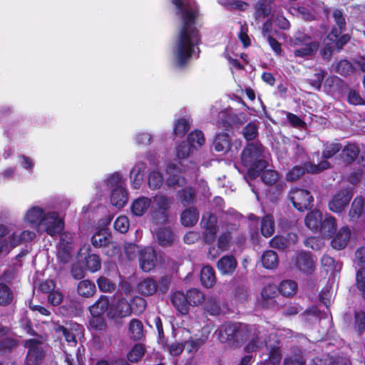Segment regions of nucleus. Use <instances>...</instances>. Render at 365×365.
<instances>
[{
	"instance_id": "f257e3e1",
	"label": "nucleus",
	"mask_w": 365,
	"mask_h": 365,
	"mask_svg": "<svg viewBox=\"0 0 365 365\" xmlns=\"http://www.w3.org/2000/svg\"><path fill=\"white\" fill-rule=\"evenodd\" d=\"M172 3L176 9V16L181 21L173 50L175 66L184 69L192 56L195 46L200 42V31L196 26L200 9L197 4L185 3L182 0H172Z\"/></svg>"
},
{
	"instance_id": "f03ea898",
	"label": "nucleus",
	"mask_w": 365,
	"mask_h": 365,
	"mask_svg": "<svg viewBox=\"0 0 365 365\" xmlns=\"http://www.w3.org/2000/svg\"><path fill=\"white\" fill-rule=\"evenodd\" d=\"M263 153L264 146L259 141L247 143L241 153L242 165L247 168V175L251 179L259 176L267 166Z\"/></svg>"
},
{
	"instance_id": "7ed1b4c3",
	"label": "nucleus",
	"mask_w": 365,
	"mask_h": 365,
	"mask_svg": "<svg viewBox=\"0 0 365 365\" xmlns=\"http://www.w3.org/2000/svg\"><path fill=\"white\" fill-rule=\"evenodd\" d=\"M170 300L178 312L186 315L190 312V307H197L205 301V294L198 289L192 288L185 293L182 291L175 292Z\"/></svg>"
},
{
	"instance_id": "20e7f679",
	"label": "nucleus",
	"mask_w": 365,
	"mask_h": 365,
	"mask_svg": "<svg viewBox=\"0 0 365 365\" xmlns=\"http://www.w3.org/2000/svg\"><path fill=\"white\" fill-rule=\"evenodd\" d=\"M292 45L299 47L293 51L295 57L309 58L317 54L320 47V42L314 40L312 36L307 34L299 32L294 35Z\"/></svg>"
},
{
	"instance_id": "39448f33",
	"label": "nucleus",
	"mask_w": 365,
	"mask_h": 365,
	"mask_svg": "<svg viewBox=\"0 0 365 365\" xmlns=\"http://www.w3.org/2000/svg\"><path fill=\"white\" fill-rule=\"evenodd\" d=\"M173 198L164 195H156L151 198L150 216L155 224L168 222Z\"/></svg>"
},
{
	"instance_id": "423d86ee",
	"label": "nucleus",
	"mask_w": 365,
	"mask_h": 365,
	"mask_svg": "<svg viewBox=\"0 0 365 365\" xmlns=\"http://www.w3.org/2000/svg\"><path fill=\"white\" fill-rule=\"evenodd\" d=\"M336 34L335 29L330 31L324 39V46L319 51L324 60H330L334 51H341L351 40V36L348 34H344L339 38H337Z\"/></svg>"
},
{
	"instance_id": "0eeeda50",
	"label": "nucleus",
	"mask_w": 365,
	"mask_h": 365,
	"mask_svg": "<svg viewBox=\"0 0 365 365\" xmlns=\"http://www.w3.org/2000/svg\"><path fill=\"white\" fill-rule=\"evenodd\" d=\"M330 167L327 160H322L318 164L306 162L302 165L294 166L287 174V180L293 182L301 178L305 173L318 174Z\"/></svg>"
},
{
	"instance_id": "6e6552de",
	"label": "nucleus",
	"mask_w": 365,
	"mask_h": 365,
	"mask_svg": "<svg viewBox=\"0 0 365 365\" xmlns=\"http://www.w3.org/2000/svg\"><path fill=\"white\" fill-rule=\"evenodd\" d=\"M24 346L27 348L24 365H39L43 361L46 351L41 341L29 339L25 341Z\"/></svg>"
},
{
	"instance_id": "1a4fd4ad",
	"label": "nucleus",
	"mask_w": 365,
	"mask_h": 365,
	"mask_svg": "<svg viewBox=\"0 0 365 365\" xmlns=\"http://www.w3.org/2000/svg\"><path fill=\"white\" fill-rule=\"evenodd\" d=\"M289 198L294 208L300 212L309 210L312 207L314 198L307 190L292 188Z\"/></svg>"
},
{
	"instance_id": "9d476101",
	"label": "nucleus",
	"mask_w": 365,
	"mask_h": 365,
	"mask_svg": "<svg viewBox=\"0 0 365 365\" xmlns=\"http://www.w3.org/2000/svg\"><path fill=\"white\" fill-rule=\"evenodd\" d=\"M41 226L44 231L50 236L53 237L59 234L64 228V222L56 212L46 213L41 219Z\"/></svg>"
},
{
	"instance_id": "9b49d317",
	"label": "nucleus",
	"mask_w": 365,
	"mask_h": 365,
	"mask_svg": "<svg viewBox=\"0 0 365 365\" xmlns=\"http://www.w3.org/2000/svg\"><path fill=\"white\" fill-rule=\"evenodd\" d=\"M293 262L296 269L306 275L312 274L315 269V261L310 252L302 250L297 252Z\"/></svg>"
},
{
	"instance_id": "f8f14e48",
	"label": "nucleus",
	"mask_w": 365,
	"mask_h": 365,
	"mask_svg": "<svg viewBox=\"0 0 365 365\" xmlns=\"http://www.w3.org/2000/svg\"><path fill=\"white\" fill-rule=\"evenodd\" d=\"M352 197V192L348 189H341L334 194L328 203L329 209L334 213H341L349 205Z\"/></svg>"
},
{
	"instance_id": "ddd939ff",
	"label": "nucleus",
	"mask_w": 365,
	"mask_h": 365,
	"mask_svg": "<svg viewBox=\"0 0 365 365\" xmlns=\"http://www.w3.org/2000/svg\"><path fill=\"white\" fill-rule=\"evenodd\" d=\"M132 313V304L124 298L118 299L116 303L110 307L107 316L114 321L130 316Z\"/></svg>"
},
{
	"instance_id": "4468645a",
	"label": "nucleus",
	"mask_w": 365,
	"mask_h": 365,
	"mask_svg": "<svg viewBox=\"0 0 365 365\" xmlns=\"http://www.w3.org/2000/svg\"><path fill=\"white\" fill-rule=\"evenodd\" d=\"M140 267L143 272H148L153 270L157 263V255L152 247H147L140 252Z\"/></svg>"
},
{
	"instance_id": "2eb2a0df",
	"label": "nucleus",
	"mask_w": 365,
	"mask_h": 365,
	"mask_svg": "<svg viewBox=\"0 0 365 365\" xmlns=\"http://www.w3.org/2000/svg\"><path fill=\"white\" fill-rule=\"evenodd\" d=\"M73 250L72 240L71 238L66 240L64 235L61 236L60 242L57 250V259L63 264H67L71 258Z\"/></svg>"
},
{
	"instance_id": "dca6fc26",
	"label": "nucleus",
	"mask_w": 365,
	"mask_h": 365,
	"mask_svg": "<svg viewBox=\"0 0 365 365\" xmlns=\"http://www.w3.org/2000/svg\"><path fill=\"white\" fill-rule=\"evenodd\" d=\"M351 235V232L349 227H341L331 241V247L336 250L344 249L350 240Z\"/></svg>"
},
{
	"instance_id": "f3484780",
	"label": "nucleus",
	"mask_w": 365,
	"mask_h": 365,
	"mask_svg": "<svg viewBox=\"0 0 365 365\" xmlns=\"http://www.w3.org/2000/svg\"><path fill=\"white\" fill-rule=\"evenodd\" d=\"M238 322H227L222 324L218 329L219 339L221 342H230L233 344Z\"/></svg>"
},
{
	"instance_id": "a211bd4d",
	"label": "nucleus",
	"mask_w": 365,
	"mask_h": 365,
	"mask_svg": "<svg viewBox=\"0 0 365 365\" xmlns=\"http://www.w3.org/2000/svg\"><path fill=\"white\" fill-rule=\"evenodd\" d=\"M237 328L233 345L240 346L247 341L251 332L255 331L256 324H247L238 322Z\"/></svg>"
},
{
	"instance_id": "6ab92c4d",
	"label": "nucleus",
	"mask_w": 365,
	"mask_h": 365,
	"mask_svg": "<svg viewBox=\"0 0 365 365\" xmlns=\"http://www.w3.org/2000/svg\"><path fill=\"white\" fill-rule=\"evenodd\" d=\"M111 233L107 228L98 230L91 237V244L96 248L107 247L112 244Z\"/></svg>"
},
{
	"instance_id": "aec40b11",
	"label": "nucleus",
	"mask_w": 365,
	"mask_h": 365,
	"mask_svg": "<svg viewBox=\"0 0 365 365\" xmlns=\"http://www.w3.org/2000/svg\"><path fill=\"white\" fill-rule=\"evenodd\" d=\"M248 344L245 347L246 353H252L261 349L264 344H266L264 337L262 335L258 325H256V330L251 332L249 336Z\"/></svg>"
},
{
	"instance_id": "412c9836",
	"label": "nucleus",
	"mask_w": 365,
	"mask_h": 365,
	"mask_svg": "<svg viewBox=\"0 0 365 365\" xmlns=\"http://www.w3.org/2000/svg\"><path fill=\"white\" fill-rule=\"evenodd\" d=\"M237 266V262L233 255L222 257L217 262V268L223 275H232Z\"/></svg>"
},
{
	"instance_id": "4be33fe9",
	"label": "nucleus",
	"mask_w": 365,
	"mask_h": 365,
	"mask_svg": "<svg viewBox=\"0 0 365 365\" xmlns=\"http://www.w3.org/2000/svg\"><path fill=\"white\" fill-rule=\"evenodd\" d=\"M137 291L145 297L153 296L158 292L157 281L153 277H145L137 285Z\"/></svg>"
},
{
	"instance_id": "5701e85b",
	"label": "nucleus",
	"mask_w": 365,
	"mask_h": 365,
	"mask_svg": "<svg viewBox=\"0 0 365 365\" xmlns=\"http://www.w3.org/2000/svg\"><path fill=\"white\" fill-rule=\"evenodd\" d=\"M322 213L319 210H314L309 212L304 219L307 228L313 232H318L322 228Z\"/></svg>"
},
{
	"instance_id": "b1692460",
	"label": "nucleus",
	"mask_w": 365,
	"mask_h": 365,
	"mask_svg": "<svg viewBox=\"0 0 365 365\" xmlns=\"http://www.w3.org/2000/svg\"><path fill=\"white\" fill-rule=\"evenodd\" d=\"M128 200V194L123 186H117L110 194L111 204L118 208L123 207Z\"/></svg>"
},
{
	"instance_id": "393cba45",
	"label": "nucleus",
	"mask_w": 365,
	"mask_h": 365,
	"mask_svg": "<svg viewBox=\"0 0 365 365\" xmlns=\"http://www.w3.org/2000/svg\"><path fill=\"white\" fill-rule=\"evenodd\" d=\"M128 336L133 341L142 340L144 335V327L142 322L138 319H132L128 323Z\"/></svg>"
},
{
	"instance_id": "a878e982",
	"label": "nucleus",
	"mask_w": 365,
	"mask_h": 365,
	"mask_svg": "<svg viewBox=\"0 0 365 365\" xmlns=\"http://www.w3.org/2000/svg\"><path fill=\"white\" fill-rule=\"evenodd\" d=\"M213 146L216 152L227 153L231 147V137L227 133H218L213 140Z\"/></svg>"
},
{
	"instance_id": "bb28decb",
	"label": "nucleus",
	"mask_w": 365,
	"mask_h": 365,
	"mask_svg": "<svg viewBox=\"0 0 365 365\" xmlns=\"http://www.w3.org/2000/svg\"><path fill=\"white\" fill-rule=\"evenodd\" d=\"M200 279L203 287H212L216 283V275L214 268L210 265L202 267L200 271Z\"/></svg>"
},
{
	"instance_id": "cd10ccee",
	"label": "nucleus",
	"mask_w": 365,
	"mask_h": 365,
	"mask_svg": "<svg viewBox=\"0 0 365 365\" xmlns=\"http://www.w3.org/2000/svg\"><path fill=\"white\" fill-rule=\"evenodd\" d=\"M15 299L14 290L5 282H0V307H8Z\"/></svg>"
},
{
	"instance_id": "c85d7f7f",
	"label": "nucleus",
	"mask_w": 365,
	"mask_h": 365,
	"mask_svg": "<svg viewBox=\"0 0 365 365\" xmlns=\"http://www.w3.org/2000/svg\"><path fill=\"white\" fill-rule=\"evenodd\" d=\"M199 211L196 207H190L182 211L180 215V221L185 227H192L198 221Z\"/></svg>"
},
{
	"instance_id": "c756f323",
	"label": "nucleus",
	"mask_w": 365,
	"mask_h": 365,
	"mask_svg": "<svg viewBox=\"0 0 365 365\" xmlns=\"http://www.w3.org/2000/svg\"><path fill=\"white\" fill-rule=\"evenodd\" d=\"M364 208V199L362 196H357L353 200L349 212V220L357 222L361 216Z\"/></svg>"
},
{
	"instance_id": "7c9ffc66",
	"label": "nucleus",
	"mask_w": 365,
	"mask_h": 365,
	"mask_svg": "<svg viewBox=\"0 0 365 365\" xmlns=\"http://www.w3.org/2000/svg\"><path fill=\"white\" fill-rule=\"evenodd\" d=\"M151 199L145 197H140L135 199L131 205V211L135 216L143 215L148 209L150 207Z\"/></svg>"
},
{
	"instance_id": "2f4dec72",
	"label": "nucleus",
	"mask_w": 365,
	"mask_h": 365,
	"mask_svg": "<svg viewBox=\"0 0 365 365\" xmlns=\"http://www.w3.org/2000/svg\"><path fill=\"white\" fill-rule=\"evenodd\" d=\"M341 150V159L346 164H350L356 160L360 153L359 147L354 143L347 144Z\"/></svg>"
},
{
	"instance_id": "473e14b6",
	"label": "nucleus",
	"mask_w": 365,
	"mask_h": 365,
	"mask_svg": "<svg viewBox=\"0 0 365 365\" xmlns=\"http://www.w3.org/2000/svg\"><path fill=\"white\" fill-rule=\"evenodd\" d=\"M110 301L108 296L101 295L98 300L89 307L88 309L91 314L103 315L108 310Z\"/></svg>"
},
{
	"instance_id": "72a5a7b5",
	"label": "nucleus",
	"mask_w": 365,
	"mask_h": 365,
	"mask_svg": "<svg viewBox=\"0 0 365 365\" xmlns=\"http://www.w3.org/2000/svg\"><path fill=\"white\" fill-rule=\"evenodd\" d=\"M322 228L318 232L322 233L328 237H332L336 230V220L331 215H326L324 219L322 221Z\"/></svg>"
},
{
	"instance_id": "f704fd0d",
	"label": "nucleus",
	"mask_w": 365,
	"mask_h": 365,
	"mask_svg": "<svg viewBox=\"0 0 365 365\" xmlns=\"http://www.w3.org/2000/svg\"><path fill=\"white\" fill-rule=\"evenodd\" d=\"M96 292V287L93 282L89 279L81 280L77 286L78 294L85 298L93 297Z\"/></svg>"
},
{
	"instance_id": "c9c22d12",
	"label": "nucleus",
	"mask_w": 365,
	"mask_h": 365,
	"mask_svg": "<svg viewBox=\"0 0 365 365\" xmlns=\"http://www.w3.org/2000/svg\"><path fill=\"white\" fill-rule=\"evenodd\" d=\"M261 262L265 269H274L279 264L278 255L273 250H266L262 255Z\"/></svg>"
},
{
	"instance_id": "e433bc0d",
	"label": "nucleus",
	"mask_w": 365,
	"mask_h": 365,
	"mask_svg": "<svg viewBox=\"0 0 365 365\" xmlns=\"http://www.w3.org/2000/svg\"><path fill=\"white\" fill-rule=\"evenodd\" d=\"M241 133L247 143L255 140L259 136L258 123L255 120L249 122L243 127Z\"/></svg>"
},
{
	"instance_id": "4c0bfd02",
	"label": "nucleus",
	"mask_w": 365,
	"mask_h": 365,
	"mask_svg": "<svg viewBox=\"0 0 365 365\" xmlns=\"http://www.w3.org/2000/svg\"><path fill=\"white\" fill-rule=\"evenodd\" d=\"M269 350L268 361L272 365L279 364L282 360V351L280 349V342L276 340L273 344L267 345Z\"/></svg>"
},
{
	"instance_id": "58836bf2",
	"label": "nucleus",
	"mask_w": 365,
	"mask_h": 365,
	"mask_svg": "<svg viewBox=\"0 0 365 365\" xmlns=\"http://www.w3.org/2000/svg\"><path fill=\"white\" fill-rule=\"evenodd\" d=\"M334 21L336 26H333L331 31L336 30V35L339 38L342 34L341 33L346 30V19L341 9H336L333 11L332 14Z\"/></svg>"
},
{
	"instance_id": "ea45409f",
	"label": "nucleus",
	"mask_w": 365,
	"mask_h": 365,
	"mask_svg": "<svg viewBox=\"0 0 365 365\" xmlns=\"http://www.w3.org/2000/svg\"><path fill=\"white\" fill-rule=\"evenodd\" d=\"M156 238L160 245L170 246L174 241V234L169 227H163L157 232Z\"/></svg>"
},
{
	"instance_id": "a19ab883",
	"label": "nucleus",
	"mask_w": 365,
	"mask_h": 365,
	"mask_svg": "<svg viewBox=\"0 0 365 365\" xmlns=\"http://www.w3.org/2000/svg\"><path fill=\"white\" fill-rule=\"evenodd\" d=\"M261 296L262 307H268L274 302V299L277 296V287L272 284L264 287L261 292Z\"/></svg>"
},
{
	"instance_id": "79ce46f5",
	"label": "nucleus",
	"mask_w": 365,
	"mask_h": 365,
	"mask_svg": "<svg viewBox=\"0 0 365 365\" xmlns=\"http://www.w3.org/2000/svg\"><path fill=\"white\" fill-rule=\"evenodd\" d=\"M44 210L39 207H33L28 210L25 219L29 223L36 225H41V219L45 215Z\"/></svg>"
},
{
	"instance_id": "37998d69",
	"label": "nucleus",
	"mask_w": 365,
	"mask_h": 365,
	"mask_svg": "<svg viewBox=\"0 0 365 365\" xmlns=\"http://www.w3.org/2000/svg\"><path fill=\"white\" fill-rule=\"evenodd\" d=\"M178 196L183 206H188L196 199V191L192 187H186L178 191Z\"/></svg>"
},
{
	"instance_id": "c03bdc74",
	"label": "nucleus",
	"mask_w": 365,
	"mask_h": 365,
	"mask_svg": "<svg viewBox=\"0 0 365 365\" xmlns=\"http://www.w3.org/2000/svg\"><path fill=\"white\" fill-rule=\"evenodd\" d=\"M19 343L18 339L9 335L0 339V355L10 353Z\"/></svg>"
},
{
	"instance_id": "a18cd8bd",
	"label": "nucleus",
	"mask_w": 365,
	"mask_h": 365,
	"mask_svg": "<svg viewBox=\"0 0 365 365\" xmlns=\"http://www.w3.org/2000/svg\"><path fill=\"white\" fill-rule=\"evenodd\" d=\"M272 11V6L267 2V0H259L255 6V19H264L267 17Z\"/></svg>"
},
{
	"instance_id": "49530a36",
	"label": "nucleus",
	"mask_w": 365,
	"mask_h": 365,
	"mask_svg": "<svg viewBox=\"0 0 365 365\" xmlns=\"http://www.w3.org/2000/svg\"><path fill=\"white\" fill-rule=\"evenodd\" d=\"M261 233L265 237L272 236L274 232V221L272 215H265L261 221Z\"/></svg>"
},
{
	"instance_id": "de8ad7c7",
	"label": "nucleus",
	"mask_w": 365,
	"mask_h": 365,
	"mask_svg": "<svg viewBox=\"0 0 365 365\" xmlns=\"http://www.w3.org/2000/svg\"><path fill=\"white\" fill-rule=\"evenodd\" d=\"M143 168L140 165H135L130 173L131 187L133 189H139L143 180Z\"/></svg>"
},
{
	"instance_id": "09e8293b",
	"label": "nucleus",
	"mask_w": 365,
	"mask_h": 365,
	"mask_svg": "<svg viewBox=\"0 0 365 365\" xmlns=\"http://www.w3.org/2000/svg\"><path fill=\"white\" fill-rule=\"evenodd\" d=\"M166 171L168 177L166 179V184L168 187H174L180 182V171L178 170L176 165L173 163L168 165Z\"/></svg>"
},
{
	"instance_id": "8fccbe9b",
	"label": "nucleus",
	"mask_w": 365,
	"mask_h": 365,
	"mask_svg": "<svg viewBox=\"0 0 365 365\" xmlns=\"http://www.w3.org/2000/svg\"><path fill=\"white\" fill-rule=\"evenodd\" d=\"M85 264L88 271L94 273L101 269V260L98 255L89 254L85 257Z\"/></svg>"
},
{
	"instance_id": "3c124183",
	"label": "nucleus",
	"mask_w": 365,
	"mask_h": 365,
	"mask_svg": "<svg viewBox=\"0 0 365 365\" xmlns=\"http://www.w3.org/2000/svg\"><path fill=\"white\" fill-rule=\"evenodd\" d=\"M278 290L283 296H292L297 290V284L291 279L283 280L279 284Z\"/></svg>"
},
{
	"instance_id": "603ef678",
	"label": "nucleus",
	"mask_w": 365,
	"mask_h": 365,
	"mask_svg": "<svg viewBox=\"0 0 365 365\" xmlns=\"http://www.w3.org/2000/svg\"><path fill=\"white\" fill-rule=\"evenodd\" d=\"M145 347L141 344H135L127 354V359L131 363H136L141 360L145 354Z\"/></svg>"
},
{
	"instance_id": "864d4df0",
	"label": "nucleus",
	"mask_w": 365,
	"mask_h": 365,
	"mask_svg": "<svg viewBox=\"0 0 365 365\" xmlns=\"http://www.w3.org/2000/svg\"><path fill=\"white\" fill-rule=\"evenodd\" d=\"M204 309L211 316H217L221 312L220 302L215 297H208L205 301Z\"/></svg>"
},
{
	"instance_id": "5fc2aeb1",
	"label": "nucleus",
	"mask_w": 365,
	"mask_h": 365,
	"mask_svg": "<svg viewBox=\"0 0 365 365\" xmlns=\"http://www.w3.org/2000/svg\"><path fill=\"white\" fill-rule=\"evenodd\" d=\"M321 264L326 272L339 271L341 264L336 262L334 258L328 255H324L321 259Z\"/></svg>"
},
{
	"instance_id": "6e6d98bb",
	"label": "nucleus",
	"mask_w": 365,
	"mask_h": 365,
	"mask_svg": "<svg viewBox=\"0 0 365 365\" xmlns=\"http://www.w3.org/2000/svg\"><path fill=\"white\" fill-rule=\"evenodd\" d=\"M205 140L204 134L200 130H195L187 135L188 143L195 149L202 146L205 143Z\"/></svg>"
},
{
	"instance_id": "4d7b16f0",
	"label": "nucleus",
	"mask_w": 365,
	"mask_h": 365,
	"mask_svg": "<svg viewBox=\"0 0 365 365\" xmlns=\"http://www.w3.org/2000/svg\"><path fill=\"white\" fill-rule=\"evenodd\" d=\"M342 149V145L340 143H326L324 145L322 157L327 160L332 158Z\"/></svg>"
},
{
	"instance_id": "13d9d810",
	"label": "nucleus",
	"mask_w": 365,
	"mask_h": 365,
	"mask_svg": "<svg viewBox=\"0 0 365 365\" xmlns=\"http://www.w3.org/2000/svg\"><path fill=\"white\" fill-rule=\"evenodd\" d=\"M53 329L57 334H61L65 340L68 343H77L76 335L71 332L68 328L60 324L59 323H55Z\"/></svg>"
},
{
	"instance_id": "bf43d9fd",
	"label": "nucleus",
	"mask_w": 365,
	"mask_h": 365,
	"mask_svg": "<svg viewBox=\"0 0 365 365\" xmlns=\"http://www.w3.org/2000/svg\"><path fill=\"white\" fill-rule=\"evenodd\" d=\"M354 70L352 63L346 59L339 61L334 67V71L343 76L351 75Z\"/></svg>"
},
{
	"instance_id": "052dcab7",
	"label": "nucleus",
	"mask_w": 365,
	"mask_h": 365,
	"mask_svg": "<svg viewBox=\"0 0 365 365\" xmlns=\"http://www.w3.org/2000/svg\"><path fill=\"white\" fill-rule=\"evenodd\" d=\"M190 128L188 119L181 118L177 120L174 126V134L176 136L183 137Z\"/></svg>"
},
{
	"instance_id": "680f3d73",
	"label": "nucleus",
	"mask_w": 365,
	"mask_h": 365,
	"mask_svg": "<svg viewBox=\"0 0 365 365\" xmlns=\"http://www.w3.org/2000/svg\"><path fill=\"white\" fill-rule=\"evenodd\" d=\"M206 342V339L203 338H197L185 341V346L189 354H195L199 349Z\"/></svg>"
},
{
	"instance_id": "e2e57ef3",
	"label": "nucleus",
	"mask_w": 365,
	"mask_h": 365,
	"mask_svg": "<svg viewBox=\"0 0 365 365\" xmlns=\"http://www.w3.org/2000/svg\"><path fill=\"white\" fill-rule=\"evenodd\" d=\"M201 224H203L205 230H217V217L211 212H206L203 214Z\"/></svg>"
},
{
	"instance_id": "0e129e2a",
	"label": "nucleus",
	"mask_w": 365,
	"mask_h": 365,
	"mask_svg": "<svg viewBox=\"0 0 365 365\" xmlns=\"http://www.w3.org/2000/svg\"><path fill=\"white\" fill-rule=\"evenodd\" d=\"M354 327L359 335L365 333V312L359 311L354 312Z\"/></svg>"
},
{
	"instance_id": "69168bd1",
	"label": "nucleus",
	"mask_w": 365,
	"mask_h": 365,
	"mask_svg": "<svg viewBox=\"0 0 365 365\" xmlns=\"http://www.w3.org/2000/svg\"><path fill=\"white\" fill-rule=\"evenodd\" d=\"M163 182V176L159 171H152L148 175V186L151 190L159 189Z\"/></svg>"
},
{
	"instance_id": "338daca9",
	"label": "nucleus",
	"mask_w": 365,
	"mask_h": 365,
	"mask_svg": "<svg viewBox=\"0 0 365 365\" xmlns=\"http://www.w3.org/2000/svg\"><path fill=\"white\" fill-rule=\"evenodd\" d=\"M92 317L89 320V324L92 329L95 331H105L107 328V324L103 315L91 314Z\"/></svg>"
},
{
	"instance_id": "774afa93",
	"label": "nucleus",
	"mask_w": 365,
	"mask_h": 365,
	"mask_svg": "<svg viewBox=\"0 0 365 365\" xmlns=\"http://www.w3.org/2000/svg\"><path fill=\"white\" fill-rule=\"evenodd\" d=\"M96 283L98 289L103 292L111 293L115 289V283L104 276L99 277Z\"/></svg>"
}]
</instances>
